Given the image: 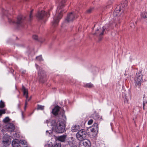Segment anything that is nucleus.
Returning <instances> with one entry per match:
<instances>
[{
	"mask_svg": "<svg viewBox=\"0 0 147 147\" xmlns=\"http://www.w3.org/2000/svg\"><path fill=\"white\" fill-rule=\"evenodd\" d=\"M78 15L76 12H73L69 13L65 19V22H67L72 21L77 18Z\"/></svg>",
	"mask_w": 147,
	"mask_h": 147,
	"instance_id": "obj_10",
	"label": "nucleus"
},
{
	"mask_svg": "<svg viewBox=\"0 0 147 147\" xmlns=\"http://www.w3.org/2000/svg\"><path fill=\"white\" fill-rule=\"evenodd\" d=\"M32 38L35 40H37L38 39V37L36 35H34L32 36Z\"/></svg>",
	"mask_w": 147,
	"mask_h": 147,
	"instance_id": "obj_36",
	"label": "nucleus"
},
{
	"mask_svg": "<svg viewBox=\"0 0 147 147\" xmlns=\"http://www.w3.org/2000/svg\"><path fill=\"white\" fill-rule=\"evenodd\" d=\"M49 132L48 131H47H47H46V133H47V132Z\"/></svg>",
	"mask_w": 147,
	"mask_h": 147,
	"instance_id": "obj_44",
	"label": "nucleus"
},
{
	"mask_svg": "<svg viewBox=\"0 0 147 147\" xmlns=\"http://www.w3.org/2000/svg\"><path fill=\"white\" fill-rule=\"evenodd\" d=\"M5 109L0 110V116H1L2 114H5Z\"/></svg>",
	"mask_w": 147,
	"mask_h": 147,
	"instance_id": "obj_32",
	"label": "nucleus"
},
{
	"mask_svg": "<svg viewBox=\"0 0 147 147\" xmlns=\"http://www.w3.org/2000/svg\"><path fill=\"white\" fill-rule=\"evenodd\" d=\"M56 3H58V5L57 7L56 12L59 13L57 16H54L53 20L52 22L53 25L54 26H57L59 21V20L62 18V13L64 10L62 9L65 5V0H55Z\"/></svg>",
	"mask_w": 147,
	"mask_h": 147,
	"instance_id": "obj_2",
	"label": "nucleus"
},
{
	"mask_svg": "<svg viewBox=\"0 0 147 147\" xmlns=\"http://www.w3.org/2000/svg\"><path fill=\"white\" fill-rule=\"evenodd\" d=\"M61 147V144L60 143H56L55 144H54L52 145V146L51 147Z\"/></svg>",
	"mask_w": 147,
	"mask_h": 147,
	"instance_id": "obj_27",
	"label": "nucleus"
},
{
	"mask_svg": "<svg viewBox=\"0 0 147 147\" xmlns=\"http://www.w3.org/2000/svg\"><path fill=\"white\" fill-rule=\"evenodd\" d=\"M29 99H28V98L27 99H26V102H25V108L26 106V105H27V101H29Z\"/></svg>",
	"mask_w": 147,
	"mask_h": 147,
	"instance_id": "obj_39",
	"label": "nucleus"
},
{
	"mask_svg": "<svg viewBox=\"0 0 147 147\" xmlns=\"http://www.w3.org/2000/svg\"><path fill=\"white\" fill-rule=\"evenodd\" d=\"M107 8H109V6H107Z\"/></svg>",
	"mask_w": 147,
	"mask_h": 147,
	"instance_id": "obj_45",
	"label": "nucleus"
},
{
	"mask_svg": "<svg viewBox=\"0 0 147 147\" xmlns=\"http://www.w3.org/2000/svg\"><path fill=\"white\" fill-rule=\"evenodd\" d=\"M11 142L10 136L6 134L4 135L2 142V145L5 147H7L10 144Z\"/></svg>",
	"mask_w": 147,
	"mask_h": 147,
	"instance_id": "obj_9",
	"label": "nucleus"
},
{
	"mask_svg": "<svg viewBox=\"0 0 147 147\" xmlns=\"http://www.w3.org/2000/svg\"><path fill=\"white\" fill-rule=\"evenodd\" d=\"M87 135V132L85 130L81 129L77 133L76 137L78 140L83 141L86 138Z\"/></svg>",
	"mask_w": 147,
	"mask_h": 147,
	"instance_id": "obj_8",
	"label": "nucleus"
},
{
	"mask_svg": "<svg viewBox=\"0 0 147 147\" xmlns=\"http://www.w3.org/2000/svg\"><path fill=\"white\" fill-rule=\"evenodd\" d=\"M93 122V120L92 119H91L88 121V125H90Z\"/></svg>",
	"mask_w": 147,
	"mask_h": 147,
	"instance_id": "obj_35",
	"label": "nucleus"
},
{
	"mask_svg": "<svg viewBox=\"0 0 147 147\" xmlns=\"http://www.w3.org/2000/svg\"><path fill=\"white\" fill-rule=\"evenodd\" d=\"M136 147H139V146H137Z\"/></svg>",
	"mask_w": 147,
	"mask_h": 147,
	"instance_id": "obj_46",
	"label": "nucleus"
},
{
	"mask_svg": "<svg viewBox=\"0 0 147 147\" xmlns=\"http://www.w3.org/2000/svg\"><path fill=\"white\" fill-rule=\"evenodd\" d=\"M45 123H47L48 124L49 123H50V124L51 125V124L50 123H50H49V121L48 120H46L45 122Z\"/></svg>",
	"mask_w": 147,
	"mask_h": 147,
	"instance_id": "obj_41",
	"label": "nucleus"
},
{
	"mask_svg": "<svg viewBox=\"0 0 147 147\" xmlns=\"http://www.w3.org/2000/svg\"><path fill=\"white\" fill-rule=\"evenodd\" d=\"M59 110V107L58 106H56L55 108L53 109L52 112L54 115H56L58 114V113Z\"/></svg>",
	"mask_w": 147,
	"mask_h": 147,
	"instance_id": "obj_17",
	"label": "nucleus"
},
{
	"mask_svg": "<svg viewBox=\"0 0 147 147\" xmlns=\"http://www.w3.org/2000/svg\"><path fill=\"white\" fill-rule=\"evenodd\" d=\"M52 9L51 7L50 9L49 10L48 13L44 11H38L36 15L37 18L39 20H42L44 19L47 16L49 15V12Z\"/></svg>",
	"mask_w": 147,
	"mask_h": 147,
	"instance_id": "obj_11",
	"label": "nucleus"
},
{
	"mask_svg": "<svg viewBox=\"0 0 147 147\" xmlns=\"http://www.w3.org/2000/svg\"><path fill=\"white\" fill-rule=\"evenodd\" d=\"M9 117H5L3 120V121L4 123H7L9 122Z\"/></svg>",
	"mask_w": 147,
	"mask_h": 147,
	"instance_id": "obj_29",
	"label": "nucleus"
},
{
	"mask_svg": "<svg viewBox=\"0 0 147 147\" xmlns=\"http://www.w3.org/2000/svg\"><path fill=\"white\" fill-rule=\"evenodd\" d=\"M69 140L67 141V145L70 147H77L76 146V141L72 137H71Z\"/></svg>",
	"mask_w": 147,
	"mask_h": 147,
	"instance_id": "obj_15",
	"label": "nucleus"
},
{
	"mask_svg": "<svg viewBox=\"0 0 147 147\" xmlns=\"http://www.w3.org/2000/svg\"><path fill=\"white\" fill-rule=\"evenodd\" d=\"M79 125H75L72 127L71 130L73 132H76L79 129Z\"/></svg>",
	"mask_w": 147,
	"mask_h": 147,
	"instance_id": "obj_21",
	"label": "nucleus"
},
{
	"mask_svg": "<svg viewBox=\"0 0 147 147\" xmlns=\"http://www.w3.org/2000/svg\"><path fill=\"white\" fill-rule=\"evenodd\" d=\"M93 8H90L87 10L86 11V13H91L93 10Z\"/></svg>",
	"mask_w": 147,
	"mask_h": 147,
	"instance_id": "obj_31",
	"label": "nucleus"
},
{
	"mask_svg": "<svg viewBox=\"0 0 147 147\" xmlns=\"http://www.w3.org/2000/svg\"><path fill=\"white\" fill-rule=\"evenodd\" d=\"M98 131V125L96 123H94L90 128V131L93 134V136L95 137L97 134Z\"/></svg>",
	"mask_w": 147,
	"mask_h": 147,
	"instance_id": "obj_12",
	"label": "nucleus"
},
{
	"mask_svg": "<svg viewBox=\"0 0 147 147\" xmlns=\"http://www.w3.org/2000/svg\"><path fill=\"white\" fill-rule=\"evenodd\" d=\"M35 65H36V68H38V65L37 64H36Z\"/></svg>",
	"mask_w": 147,
	"mask_h": 147,
	"instance_id": "obj_42",
	"label": "nucleus"
},
{
	"mask_svg": "<svg viewBox=\"0 0 147 147\" xmlns=\"http://www.w3.org/2000/svg\"><path fill=\"white\" fill-rule=\"evenodd\" d=\"M135 84L136 86L140 87L143 82V75L142 71L139 70L136 74L135 78Z\"/></svg>",
	"mask_w": 147,
	"mask_h": 147,
	"instance_id": "obj_6",
	"label": "nucleus"
},
{
	"mask_svg": "<svg viewBox=\"0 0 147 147\" xmlns=\"http://www.w3.org/2000/svg\"><path fill=\"white\" fill-rule=\"evenodd\" d=\"M5 131V130L4 129H3L2 130V131L3 132H4V131Z\"/></svg>",
	"mask_w": 147,
	"mask_h": 147,
	"instance_id": "obj_43",
	"label": "nucleus"
},
{
	"mask_svg": "<svg viewBox=\"0 0 147 147\" xmlns=\"http://www.w3.org/2000/svg\"><path fill=\"white\" fill-rule=\"evenodd\" d=\"M130 26L131 28H133L134 26V23H130Z\"/></svg>",
	"mask_w": 147,
	"mask_h": 147,
	"instance_id": "obj_38",
	"label": "nucleus"
},
{
	"mask_svg": "<svg viewBox=\"0 0 147 147\" xmlns=\"http://www.w3.org/2000/svg\"><path fill=\"white\" fill-rule=\"evenodd\" d=\"M22 90L23 92L24 95L26 96V99L28 98V90L26 89L24 86H22Z\"/></svg>",
	"mask_w": 147,
	"mask_h": 147,
	"instance_id": "obj_19",
	"label": "nucleus"
},
{
	"mask_svg": "<svg viewBox=\"0 0 147 147\" xmlns=\"http://www.w3.org/2000/svg\"><path fill=\"white\" fill-rule=\"evenodd\" d=\"M124 102L125 103L127 104L129 103L128 100L127 99L126 96L125 97L124 99Z\"/></svg>",
	"mask_w": 147,
	"mask_h": 147,
	"instance_id": "obj_34",
	"label": "nucleus"
},
{
	"mask_svg": "<svg viewBox=\"0 0 147 147\" xmlns=\"http://www.w3.org/2000/svg\"><path fill=\"white\" fill-rule=\"evenodd\" d=\"M5 106L4 103V102L1 100L0 102V108H3Z\"/></svg>",
	"mask_w": 147,
	"mask_h": 147,
	"instance_id": "obj_28",
	"label": "nucleus"
},
{
	"mask_svg": "<svg viewBox=\"0 0 147 147\" xmlns=\"http://www.w3.org/2000/svg\"><path fill=\"white\" fill-rule=\"evenodd\" d=\"M45 76V71L41 69H40L38 71V76L40 82L42 83L44 82V81L43 79Z\"/></svg>",
	"mask_w": 147,
	"mask_h": 147,
	"instance_id": "obj_14",
	"label": "nucleus"
},
{
	"mask_svg": "<svg viewBox=\"0 0 147 147\" xmlns=\"http://www.w3.org/2000/svg\"><path fill=\"white\" fill-rule=\"evenodd\" d=\"M20 72L22 74H25L26 72V71L24 70L21 69L20 70Z\"/></svg>",
	"mask_w": 147,
	"mask_h": 147,
	"instance_id": "obj_37",
	"label": "nucleus"
},
{
	"mask_svg": "<svg viewBox=\"0 0 147 147\" xmlns=\"http://www.w3.org/2000/svg\"><path fill=\"white\" fill-rule=\"evenodd\" d=\"M12 144L13 147H27V142L24 140H19L15 139L12 141Z\"/></svg>",
	"mask_w": 147,
	"mask_h": 147,
	"instance_id": "obj_7",
	"label": "nucleus"
},
{
	"mask_svg": "<svg viewBox=\"0 0 147 147\" xmlns=\"http://www.w3.org/2000/svg\"><path fill=\"white\" fill-rule=\"evenodd\" d=\"M92 118L98 121L100 119L99 115L96 113H94L92 115Z\"/></svg>",
	"mask_w": 147,
	"mask_h": 147,
	"instance_id": "obj_20",
	"label": "nucleus"
},
{
	"mask_svg": "<svg viewBox=\"0 0 147 147\" xmlns=\"http://www.w3.org/2000/svg\"><path fill=\"white\" fill-rule=\"evenodd\" d=\"M66 137V135H63L62 136H58L57 139L58 140L61 142H64L65 141Z\"/></svg>",
	"mask_w": 147,
	"mask_h": 147,
	"instance_id": "obj_18",
	"label": "nucleus"
},
{
	"mask_svg": "<svg viewBox=\"0 0 147 147\" xmlns=\"http://www.w3.org/2000/svg\"><path fill=\"white\" fill-rule=\"evenodd\" d=\"M141 16L144 19L147 18V13L146 12H142L141 14Z\"/></svg>",
	"mask_w": 147,
	"mask_h": 147,
	"instance_id": "obj_25",
	"label": "nucleus"
},
{
	"mask_svg": "<svg viewBox=\"0 0 147 147\" xmlns=\"http://www.w3.org/2000/svg\"><path fill=\"white\" fill-rule=\"evenodd\" d=\"M25 17L21 15L18 16L17 18L16 22H15L11 19L8 18L9 22L10 24H14L15 23L18 27L22 26Z\"/></svg>",
	"mask_w": 147,
	"mask_h": 147,
	"instance_id": "obj_4",
	"label": "nucleus"
},
{
	"mask_svg": "<svg viewBox=\"0 0 147 147\" xmlns=\"http://www.w3.org/2000/svg\"><path fill=\"white\" fill-rule=\"evenodd\" d=\"M99 30L98 29H97L96 31V32H95V33L94 34H98V31Z\"/></svg>",
	"mask_w": 147,
	"mask_h": 147,
	"instance_id": "obj_40",
	"label": "nucleus"
},
{
	"mask_svg": "<svg viewBox=\"0 0 147 147\" xmlns=\"http://www.w3.org/2000/svg\"><path fill=\"white\" fill-rule=\"evenodd\" d=\"M84 86L86 88H91L94 87L93 85L91 83H87L86 84H85Z\"/></svg>",
	"mask_w": 147,
	"mask_h": 147,
	"instance_id": "obj_22",
	"label": "nucleus"
},
{
	"mask_svg": "<svg viewBox=\"0 0 147 147\" xmlns=\"http://www.w3.org/2000/svg\"><path fill=\"white\" fill-rule=\"evenodd\" d=\"M147 103V98L145 97H144L143 98V106L144 109V107L145 105Z\"/></svg>",
	"mask_w": 147,
	"mask_h": 147,
	"instance_id": "obj_23",
	"label": "nucleus"
},
{
	"mask_svg": "<svg viewBox=\"0 0 147 147\" xmlns=\"http://www.w3.org/2000/svg\"><path fill=\"white\" fill-rule=\"evenodd\" d=\"M64 111H63V113L62 115L63 121L60 120L57 121L53 120L51 121L50 123L53 129L55 130L57 133H63L65 130V123L66 118V116L64 114Z\"/></svg>",
	"mask_w": 147,
	"mask_h": 147,
	"instance_id": "obj_1",
	"label": "nucleus"
},
{
	"mask_svg": "<svg viewBox=\"0 0 147 147\" xmlns=\"http://www.w3.org/2000/svg\"><path fill=\"white\" fill-rule=\"evenodd\" d=\"M127 1H125L121 5V6L118 5L115 8L113 14V16H115L114 19L113 18V20H116L117 19H118L119 17L121 16V13L124 11L125 7H127Z\"/></svg>",
	"mask_w": 147,
	"mask_h": 147,
	"instance_id": "obj_3",
	"label": "nucleus"
},
{
	"mask_svg": "<svg viewBox=\"0 0 147 147\" xmlns=\"http://www.w3.org/2000/svg\"><path fill=\"white\" fill-rule=\"evenodd\" d=\"M13 136L14 138H19L20 137L19 133L18 132H15L13 134Z\"/></svg>",
	"mask_w": 147,
	"mask_h": 147,
	"instance_id": "obj_24",
	"label": "nucleus"
},
{
	"mask_svg": "<svg viewBox=\"0 0 147 147\" xmlns=\"http://www.w3.org/2000/svg\"><path fill=\"white\" fill-rule=\"evenodd\" d=\"M36 59L38 61H41L42 60V59L41 55H40L36 57Z\"/></svg>",
	"mask_w": 147,
	"mask_h": 147,
	"instance_id": "obj_30",
	"label": "nucleus"
},
{
	"mask_svg": "<svg viewBox=\"0 0 147 147\" xmlns=\"http://www.w3.org/2000/svg\"><path fill=\"white\" fill-rule=\"evenodd\" d=\"M33 11V10L32 9L30 11V13L29 15V20H31L32 18V14Z\"/></svg>",
	"mask_w": 147,
	"mask_h": 147,
	"instance_id": "obj_33",
	"label": "nucleus"
},
{
	"mask_svg": "<svg viewBox=\"0 0 147 147\" xmlns=\"http://www.w3.org/2000/svg\"><path fill=\"white\" fill-rule=\"evenodd\" d=\"M115 16H113V14L111 15L110 18H111L110 20H111V22L109 24H107L105 25L102 27V31L101 32H100L99 34V36H100L103 35L104 34V32L105 30H107L108 31L111 28H112L113 27L111 24L112 22H114L117 21H119V18H118V19L117 20V19L116 20H113V18L115 19Z\"/></svg>",
	"mask_w": 147,
	"mask_h": 147,
	"instance_id": "obj_5",
	"label": "nucleus"
},
{
	"mask_svg": "<svg viewBox=\"0 0 147 147\" xmlns=\"http://www.w3.org/2000/svg\"><path fill=\"white\" fill-rule=\"evenodd\" d=\"M4 129L9 132L13 131L15 129V126L12 123L7 124L5 126Z\"/></svg>",
	"mask_w": 147,
	"mask_h": 147,
	"instance_id": "obj_13",
	"label": "nucleus"
},
{
	"mask_svg": "<svg viewBox=\"0 0 147 147\" xmlns=\"http://www.w3.org/2000/svg\"><path fill=\"white\" fill-rule=\"evenodd\" d=\"M44 106L38 105H37V110H43L44 109Z\"/></svg>",
	"mask_w": 147,
	"mask_h": 147,
	"instance_id": "obj_26",
	"label": "nucleus"
},
{
	"mask_svg": "<svg viewBox=\"0 0 147 147\" xmlns=\"http://www.w3.org/2000/svg\"><path fill=\"white\" fill-rule=\"evenodd\" d=\"M80 147H90L91 143L90 141L86 140L80 142Z\"/></svg>",
	"mask_w": 147,
	"mask_h": 147,
	"instance_id": "obj_16",
	"label": "nucleus"
}]
</instances>
